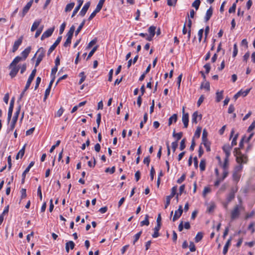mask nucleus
I'll return each instance as SVG.
<instances>
[{"mask_svg":"<svg viewBox=\"0 0 255 255\" xmlns=\"http://www.w3.org/2000/svg\"><path fill=\"white\" fill-rule=\"evenodd\" d=\"M22 60V58L20 56H16L10 64L9 68L11 69L9 75L11 78L14 77L19 70V67L16 66V64Z\"/></svg>","mask_w":255,"mask_h":255,"instance_id":"obj_1","label":"nucleus"},{"mask_svg":"<svg viewBox=\"0 0 255 255\" xmlns=\"http://www.w3.org/2000/svg\"><path fill=\"white\" fill-rule=\"evenodd\" d=\"M242 208L243 207L241 205H236L234 206L231 212V219L232 220H234L239 217Z\"/></svg>","mask_w":255,"mask_h":255,"instance_id":"obj_2","label":"nucleus"},{"mask_svg":"<svg viewBox=\"0 0 255 255\" xmlns=\"http://www.w3.org/2000/svg\"><path fill=\"white\" fill-rule=\"evenodd\" d=\"M20 110V107H19L18 108L17 111L14 113V116L13 117V118L12 119V121L10 124V127L7 129L8 132L12 131L14 129L15 125H16V123L17 122V119H18V116L19 115Z\"/></svg>","mask_w":255,"mask_h":255,"instance_id":"obj_3","label":"nucleus"},{"mask_svg":"<svg viewBox=\"0 0 255 255\" xmlns=\"http://www.w3.org/2000/svg\"><path fill=\"white\" fill-rule=\"evenodd\" d=\"M75 30V27L74 25L71 26L67 33V39L64 43V47H67L70 45L71 43V39L73 35L74 32Z\"/></svg>","mask_w":255,"mask_h":255,"instance_id":"obj_4","label":"nucleus"},{"mask_svg":"<svg viewBox=\"0 0 255 255\" xmlns=\"http://www.w3.org/2000/svg\"><path fill=\"white\" fill-rule=\"evenodd\" d=\"M106 0H100L96 9L94 10V11L91 14L90 16L88 18V20L89 21L91 20L96 15V14L99 12L101 9H102L103 4Z\"/></svg>","mask_w":255,"mask_h":255,"instance_id":"obj_5","label":"nucleus"},{"mask_svg":"<svg viewBox=\"0 0 255 255\" xmlns=\"http://www.w3.org/2000/svg\"><path fill=\"white\" fill-rule=\"evenodd\" d=\"M176 187L174 186L171 189V192L170 195L166 196V203L165 204V208H167L170 203L171 199L175 196L176 192Z\"/></svg>","mask_w":255,"mask_h":255,"instance_id":"obj_6","label":"nucleus"},{"mask_svg":"<svg viewBox=\"0 0 255 255\" xmlns=\"http://www.w3.org/2000/svg\"><path fill=\"white\" fill-rule=\"evenodd\" d=\"M37 52H39V54L38 56L37 60L35 62V67H37L41 61L42 60L44 55H45V50L42 47H40L37 51Z\"/></svg>","mask_w":255,"mask_h":255,"instance_id":"obj_7","label":"nucleus"},{"mask_svg":"<svg viewBox=\"0 0 255 255\" xmlns=\"http://www.w3.org/2000/svg\"><path fill=\"white\" fill-rule=\"evenodd\" d=\"M14 98L13 97L11 99V100H10V105H9L8 111L7 121L8 123L9 122V121L11 118V116H12V113L13 108V106H14Z\"/></svg>","mask_w":255,"mask_h":255,"instance_id":"obj_8","label":"nucleus"},{"mask_svg":"<svg viewBox=\"0 0 255 255\" xmlns=\"http://www.w3.org/2000/svg\"><path fill=\"white\" fill-rule=\"evenodd\" d=\"M62 36H59L57 38L55 42L53 43V44L51 46L47 52L48 55H49L51 53V52L55 49L56 46L59 44L62 39Z\"/></svg>","mask_w":255,"mask_h":255,"instance_id":"obj_9","label":"nucleus"},{"mask_svg":"<svg viewBox=\"0 0 255 255\" xmlns=\"http://www.w3.org/2000/svg\"><path fill=\"white\" fill-rule=\"evenodd\" d=\"M33 2V0H31L29 1L26 5L23 8L22 11L21 13H20L21 17H23L25 14L28 12L29 10L30 7L32 5Z\"/></svg>","mask_w":255,"mask_h":255,"instance_id":"obj_10","label":"nucleus"},{"mask_svg":"<svg viewBox=\"0 0 255 255\" xmlns=\"http://www.w3.org/2000/svg\"><path fill=\"white\" fill-rule=\"evenodd\" d=\"M184 107L182 109V112H183V115L182 118V121L184 124V127L185 128H187L188 125V122H189V115L188 114L186 113L185 114L184 113Z\"/></svg>","mask_w":255,"mask_h":255,"instance_id":"obj_11","label":"nucleus"},{"mask_svg":"<svg viewBox=\"0 0 255 255\" xmlns=\"http://www.w3.org/2000/svg\"><path fill=\"white\" fill-rule=\"evenodd\" d=\"M183 213V209L182 205L179 206V208L177 210L175 211L174 215L173 216L172 221L175 222L177 219L180 218Z\"/></svg>","mask_w":255,"mask_h":255,"instance_id":"obj_12","label":"nucleus"},{"mask_svg":"<svg viewBox=\"0 0 255 255\" xmlns=\"http://www.w3.org/2000/svg\"><path fill=\"white\" fill-rule=\"evenodd\" d=\"M202 119V115L199 114L197 111L195 112L192 116V122L197 124L198 121H200Z\"/></svg>","mask_w":255,"mask_h":255,"instance_id":"obj_13","label":"nucleus"},{"mask_svg":"<svg viewBox=\"0 0 255 255\" xmlns=\"http://www.w3.org/2000/svg\"><path fill=\"white\" fill-rule=\"evenodd\" d=\"M54 30V27L50 28L46 30L42 35L41 39L42 40L45 38L50 37Z\"/></svg>","mask_w":255,"mask_h":255,"instance_id":"obj_14","label":"nucleus"},{"mask_svg":"<svg viewBox=\"0 0 255 255\" xmlns=\"http://www.w3.org/2000/svg\"><path fill=\"white\" fill-rule=\"evenodd\" d=\"M23 37L21 36L14 43L12 46V51L15 52L18 48L19 46L21 45Z\"/></svg>","mask_w":255,"mask_h":255,"instance_id":"obj_15","label":"nucleus"},{"mask_svg":"<svg viewBox=\"0 0 255 255\" xmlns=\"http://www.w3.org/2000/svg\"><path fill=\"white\" fill-rule=\"evenodd\" d=\"M232 146H230L229 144H226L224 145L223 146V150L224 152L225 153L226 156L227 158H229L230 153H231V150L232 149Z\"/></svg>","mask_w":255,"mask_h":255,"instance_id":"obj_16","label":"nucleus"},{"mask_svg":"<svg viewBox=\"0 0 255 255\" xmlns=\"http://www.w3.org/2000/svg\"><path fill=\"white\" fill-rule=\"evenodd\" d=\"M236 161L240 164H242V163H247L248 161V158L244 155H241L240 156L237 157Z\"/></svg>","mask_w":255,"mask_h":255,"instance_id":"obj_17","label":"nucleus"},{"mask_svg":"<svg viewBox=\"0 0 255 255\" xmlns=\"http://www.w3.org/2000/svg\"><path fill=\"white\" fill-rule=\"evenodd\" d=\"M90 5V2H86L83 7H82L81 10L80 12V15H81L82 16H84L85 14L86 13L88 9H89Z\"/></svg>","mask_w":255,"mask_h":255,"instance_id":"obj_18","label":"nucleus"},{"mask_svg":"<svg viewBox=\"0 0 255 255\" xmlns=\"http://www.w3.org/2000/svg\"><path fill=\"white\" fill-rule=\"evenodd\" d=\"M213 10L211 6L207 10L204 17V19L206 22H207L210 19L213 14Z\"/></svg>","mask_w":255,"mask_h":255,"instance_id":"obj_19","label":"nucleus"},{"mask_svg":"<svg viewBox=\"0 0 255 255\" xmlns=\"http://www.w3.org/2000/svg\"><path fill=\"white\" fill-rule=\"evenodd\" d=\"M31 82H32L31 81L27 80L25 87L23 91H22V92L20 95V97L19 98V100H20L22 99V98L23 97L25 91L29 88Z\"/></svg>","mask_w":255,"mask_h":255,"instance_id":"obj_20","label":"nucleus"},{"mask_svg":"<svg viewBox=\"0 0 255 255\" xmlns=\"http://www.w3.org/2000/svg\"><path fill=\"white\" fill-rule=\"evenodd\" d=\"M231 241H232V238L230 237L227 241V242H226L224 247V249H223V254L225 255L227 252H228V248L229 247V246H230L231 245Z\"/></svg>","mask_w":255,"mask_h":255,"instance_id":"obj_21","label":"nucleus"},{"mask_svg":"<svg viewBox=\"0 0 255 255\" xmlns=\"http://www.w3.org/2000/svg\"><path fill=\"white\" fill-rule=\"evenodd\" d=\"M75 244L73 241H69L66 243L65 249L67 253H69V249L73 250L74 248Z\"/></svg>","mask_w":255,"mask_h":255,"instance_id":"obj_22","label":"nucleus"},{"mask_svg":"<svg viewBox=\"0 0 255 255\" xmlns=\"http://www.w3.org/2000/svg\"><path fill=\"white\" fill-rule=\"evenodd\" d=\"M31 47L28 46L21 52V55L23 58V60H25L31 51Z\"/></svg>","mask_w":255,"mask_h":255,"instance_id":"obj_23","label":"nucleus"},{"mask_svg":"<svg viewBox=\"0 0 255 255\" xmlns=\"http://www.w3.org/2000/svg\"><path fill=\"white\" fill-rule=\"evenodd\" d=\"M161 226L160 225H156V226L154 228V233L152 234V237L154 238H157L159 236V231L160 229Z\"/></svg>","mask_w":255,"mask_h":255,"instance_id":"obj_24","label":"nucleus"},{"mask_svg":"<svg viewBox=\"0 0 255 255\" xmlns=\"http://www.w3.org/2000/svg\"><path fill=\"white\" fill-rule=\"evenodd\" d=\"M26 146V144H25L23 147L19 151V152L17 153V155H16L15 158L16 160H18L19 158H22L25 152V148Z\"/></svg>","mask_w":255,"mask_h":255,"instance_id":"obj_25","label":"nucleus"},{"mask_svg":"<svg viewBox=\"0 0 255 255\" xmlns=\"http://www.w3.org/2000/svg\"><path fill=\"white\" fill-rule=\"evenodd\" d=\"M41 22V20L40 19V20H36L35 21L31 27V31H35L37 28L39 26V24H40Z\"/></svg>","mask_w":255,"mask_h":255,"instance_id":"obj_26","label":"nucleus"},{"mask_svg":"<svg viewBox=\"0 0 255 255\" xmlns=\"http://www.w3.org/2000/svg\"><path fill=\"white\" fill-rule=\"evenodd\" d=\"M177 120V114H173L168 120V126H170L173 122L176 123Z\"/></svg>","mask_w":255,"mask_h":255,"instance_id":"obj_27","label":"nucleus"},{"mask_svg":"<svg viewBox=\"0 0 255 255\" xmlns=\"http://www.w3.org/2000/svg\"><path fill=\"white\" fill-rule=\"evenodd\" d=\"M241 173L233 172V180L236 181L237 183L239 182L241 177Z\"/></svg>","mask_w":255,"mask_h":255,"instance_id":"obj_28","label":"nucleus"},{"mask_svg":"<svg viewBox=\"0 0 255 255\" xmlns=\"http://www.w3.org/2000/svg\"><path fill=\"white\" fill-rule=\"evenodd\" d=\"M148 218H149L148 215H145L144 220L140 222V226H144V225H145V226H148L149 225V220H148Z\"/></svg>","mask_w":255,"mask_h":255,"instance_id":"obj_29","label":"nucleus"},{"mask_svg":"<svg viewBox=\"0 0 255 255\" xmlns=\"http://www.w3.org/2000/svg\"><path fill=\"white\" fill-rule=\"evenodd\" d=\"M75 5L74 2H71L66 5V7L65 8V12H68L71 11L74 7Z\"/></svg>","mask_w":255,"mask_h":255,"instance_id":"obj_30","label":"nucleus"},{"mask_svg":"<svg viewBox=\"0 0 255 255\" xmlns=\"http://www.w3.org/2000/svg\"><path fill=\"white\" fill-rule=\"evenodd\" d=\"M223 91L217 92L216 93V101L217 102H219L221 101V100L223 98Z\"/></svg>","mask_w":255,"mask_h":255,"instance_id":"obj_31","label":"nucleus"},{"mask_svg":"<svg viewBox=\"0 0 255 255\" xmlns=\"http://www.w3.org/2000/svg\"><path fill=\"white\" fill-rule=\"evenodd\" d=\"M183 135V133L182 132H179L178 133H175V130H174L173 132V136L174 137L176 138L177 141L180 140Z\"/></svg>","mask_w":255,"mask_h":255,"instance_id":"obj_32","label":"nucleus"},{"mask_svg":"<svg viewBox=\"0 0 255 255\" xmlns=\"http://www.w3.org/2000/svg\"><path fill=\"white\" fill-rule=\"evenodd\" d=\"M86 20L84 19L83 21L81 23L77 30L75 31V35H77L80 32L82 28L83 27L85 23Z\"/></svg>","mask_w":255,"mask_h":255,"instance_id":"obj_33","label":"nucleus"},{"mask_svg":"<svg viewBox=\"0 0 255 255\" xmlns=\"http://www.w3.org/2000/svg\"><path fill=\"white\" fill-rule=\"evenodd\" d=\"M203 233L201 232H198L196 237H195V241L196 243H198L200 242L203 238Z\"/></svg>","mask_w":255,"mask_h":255,"instance_id":"obj_34","label":"nucleus"},{"mask_svg":"<svg viewBox=\"0 0 255 255\" xmlns=\"http://www.w3.org/2000/svg\"><path fill=\"white\" fill-rule=\"evenodd\" d=\"M201 89H205L207 91L210 90V83L208 82H203L201 85Z\"/></svg>","mask_w":255,"mask_h":255,"instance_id":"obj_35","label":"nucleus"},{"mask_svg":"<svg viewBox=\"0 0 255 255\" xmlns=\"http://www.w3.org/2000/svg\"><path fill=\"white\" fill-rule=\"evenodd\" d=\"M229 166V158L225 157L223 164L222 165V167L223 169L228 170Z\"/></svg>","mask_w":255,"mask_h":255,"instance_id":"obj_36","label":"nucleus"},{"mask_svg":"<svg viewBox=\"0 0 255 255\" xmlns=\"http://www.w3.org/2000/svg\"><path fill=\"white\" fill-rule=\"evenodd\" d=\"M207 135H208V132L206 131V130L205 129H204L203 131L202 137L203 143L205 142H208Z\"/></svg>","mask_w":255,"mask_h":255,"instance_id":"obj_37","label":"nucleus"},{"mask_svg":"<svg viewBox=\"0 0 255 255\" xmlns=\"http://www.w3.org/2000/svg\"><path fill=\"white\" fill-rule=\"evenodd\" d=\"M199 167L201 171H203L205 170L206 167V161L205 159H202L200 162Z\"/></svg>","mask_w":255,"mask_h":255,"instance_id":"obj_38","label":"nucleus"},{"mask_svg":"<svg viewBox=\"0 0 255 255\" xmlns=\"http://www.w3.org/2000/svg\"><path fill=\"white\" fill-rule=\"evenodd\" d=\"M200 0H195L192 4V6L196 9V10H198L200 4Z\"/></svg>","mask_w":255,"mask_h":255,"instance_id":"obj_39","label":"nucleus"},{"mask_svg":"<svg viewBox=\"0 0 255 255\" xmlns=\"http://www.w3.org/2000/svg\"><path fill=\"white\" fill-rule=\"evenodd\" d=\"M156 27L154 26H151L148 28V32L151 36H154Z\"/></svg>","mask_w":255,"mask_h":255,"instance_id":"obj_40","label":"nucleus"},{"mask_svg":"<svg viewBox=\"0 0 255 255\" xmlns=\"http://www.w3.org/2000/svg\"><path fill=\"white\" fill-rule=\"evenodd\" d=\"M79 76L81 77L79 82V84H81L85 80L86 76H85V73L84 72H81L79 74Z\"/></svg>","mask_w":255,"mask_h":255,"instance_id":"obj_41","label":"nucleus"},{"mask_svg":"<svg viewBox=\"0 0 255 255\" xmlns=\"http://www.w3.org/2000/svg\"><path fill=\"white\" fill-rule=\"evenodd\" d=\"M141 233H142V232L140 231L134 236V237H133L134 240L133 241V245H134L135 244V243L138 240L139 238H140V237L141 235Z\"/></svg>","mask_w":255,"mask_h":255,"instance_id":"obj_42","label":"nucleus"},{"mask_svg":"<svg viewBox=\"0 0 255 255\" xmlns=\"http://www.w3.org/2000/svg\"><path fill=\"white\" fill-rule=\"evenodd\" d=\"M239 0H236V2L233 4L232 6L229 8V12L231 13L235 12L236 8V3L238 2Z\"/></svg>","mask_w":255,"mask_h":255,"instance_id":"obj_43","label":"nucleus"},{"mask_svg":"<svg viewBox=\"0 0 255 255\" xmlns=\"http://www.w3.org/2000/svg\"><path fill=\"white\" fill-rule=\"evenodd\" d=\"M243 168V166L242 164L236 166L234 170V172L241 173Z\"/></svg>","mask_w":255,"mask_h":255,"instance_id":"obj_44","label":"nucleus"},{"mask_svg":"<svg viewBox=\"0 0 255 255\" xmlns=\"http://www.w3.org/2000/svg\"><path fill=\"white\" fill-rule=\"evenodd\" d=\"M36 72V67L32 71L31 73L30 74V76L28 77V80H30L31 81H33Z\"/></svg>","mask_w":255,"mask_h":255,"instance_id":"obj_45","label":"nucleus"},{"mask_svg":"<svg viewBox=\"0 0 255 255\" xmlns=\"http://www.w3.org/2000/svg\"><path fill=\"white\" fill-rule=\"evenodd\" d=\"M98 46H95L93 49L92 50L89 52L88 55V57L87 58V59H89V58H90L94 54V53H95V52L97 50V48H98Z\"/></svg>","mask_w":255,"mask_h":255,"instance_id":"obj_46","label":"nucleus"},{"mask_svg":"<svg viewBox=\"0 0 255 255\" xmlns=\"http://www.w3.org/2000/svg\"><path fill=\"white\" fill-rule=\"evenodd\" d=\"M201 127H198L195 132L194 133V137L196 138H199L200 136V133L201 132Z\"/></svg>","mask_w":255,"mask_h":255,"instance_id":"obj_47","label":"nucleus"},{"mask_svg":"<svg viewBox=\"0 0 255 255\" xmlns=\"http://www.w3.org/2000/svg\"><path fill=\"white\" fill-rule=\"evenodd\" d=\"M147 114L145 113L143 116V120L140 123V128H142L143 126V124L147 122Z\"/></svg>","mask_w":255,"mask_h":255,"instance_id":"obj_48","label":"nucleus"},{"mask_svg":"<svg viewBox=\"0 0 255 255\" xmlns=\"http://www.w3.org/2000/svg\"><path fill=\"white\" fill-rule=\"evenodd\" d=\"M58 70V68L54 67L51 70V77L55 79V74Z\"/></svg>","mask_w":255,"mask_h":255,"instance_id":"obj_49","label":"nucleus"},{"mask_svg":"<svg viewBox=\"0 0 255 255\" xmlns=\"http://www.w3.org/2000/svg\"><path fill=\"white\" fill-rule=\"evenodd\" d=\"M185 138H183L181 140V142H180V150H183L186 147V145H185Z\"/></svg>","mask_w":255,"mask_h":255,"instance_id":"obj_50","label":"nucleus"},{"mask_svg":"<svg viewBox=\"0 0 255 255\" xmlns=\"http://www.w3.org/2000/svg\"><path fill=\"white\" fill-rule=\"evenodd\" d=\"M235 195L229 193V194L228 195L227 197V201H228V203H230L235 198Z\"/></svg>","mask_w":255,"mask_h":255,"instance_id":"obj_51","label":"nucleus"},{"mask_svg":"<svg viewBox=\"0 0 255 255\" xmlns=\"http://www.w3.org/2000/svg\"><path fill=\"white\" fill-rule=\"evenodd\" d=\"M177 0H167V3L169 6H175Z\"/></svg>","mask_w":255,"mask_h":255,"instance_id":"obj_52","label":"nucleus"},{"mask_svg":"<svg viewBox=\"0 0 255 255\" xmlns=\"http://www.w3.org/2000/svg\"><path fill=\"white\" fill-rule=\"evenodd\" d=\"M233 48H234V50H233V57H235L237 56V55L238 54V52L237 43H235L234 44Z\"/></svg>","mask_w":255,"mask_h":255,"instance_id":"obj_53","label":"nucleus"},{"mask_svg":"<svg viewBox=\"0 0 255 255\" xmlns=\"http://www.w3.org/2000/svg\"><path fill=\"white\" fill-rule=\"evenodd\" d=\"M203 32H204V29L203 28L202 29H200L198 31V39H199V42H201V41L202 40Z\"/></svg>","mask_w":255,"mask_h":255,"instance_id":"obj_54","label":"nucleus"},{"mask_svg":"<svg viewBox=\"0 0 255 255\" xmlns=\"http://www.w3.org/2000/svg\"><path fill=\"white\" fill-rule=\"evenodd\" d=\"M97 42V39L95 38V39H93L92 40H91L88 44L87 47V49H90V48H91L94 44H95Z\"/></svg>","mask_w":255,"mask_h":255,"instance_id":"obj_55","label":"nucleus"},{"mask_svg":"<svg viewBox=\"0 0 255 255\" xmlns=\"http://www.w3.org/2000/svg\"><path fill=\"white\" fill-rule=\"evenodd\" d=\"M209 30H210L209 26H207L206 27V28H205V38H204V42H206V41L207 35H208V34L209 33Z\"/></svg>","mask_w":255,"mask_h":255,"instance_id":"obj_56","label":"nucleus"},{"mask_svg":"<svg viewBox=\"0 0 255 255\" xmlns=\"http://www.w3.org/2000/svg\"><path fill=\"white\" fill-rule=\"evenodd\" d=\"M251 89H246L245 91L240 90L239 92H241V96H243V97H246L250 92Z\"/></svg>","mask_w":255,"mask_h":255,"instance_id":"obj_57","label":"nucleus"},{"mask_svg":"<svg viewBox=\"0 0 255 255\" xmlns=\"http://www.w3.org/2000/svg\"><path fill=\"white\" fill-rule=\"evenodd\" d=\"M178 144L177 140L172 142L171 146H172V149L173 152H175V151L176 150V149L178 146Z\"/></svg>","mask_w":255,"mask_h":255,"instance_id":"obj_58","label":"nucleus"},{"mask_svg":"<svg viewBox=\"0 0 255 255\" xmlns=\"http://www.w3.org/2000/svg\"><path fill=\"white\" fill-rule=\"evenodd\" d=\"M61 141L60 140H57L56 141V143L55 145H53V146H52V147H51L50 149V152H52L53 151V150H54V149L56 148V147L59 146V145L60 144Z\"/></svg>","mask_w":255,"mask_h":255,"instance_id":"obj_59","label":"nucleus"},{"mask_svg":"<svg viewBox=\"0 0 255 255\" xmlns=\"http://www.w3.org/2000/svg\"><path fill=\"white\" fill-rule=\"evenodd\" d=\"M106 172H110L111 174H113L115 172V166L112 167V168L108 167L105 170Z\"/></svg>","mask_w":255,"mask_h":255,"instance_id":"obj_60","label":"nucleus"},{"mask_svg":"<svg viewBox=\"0 0 255 255\" xmlns=\"http://www.w3.org/2000/svg\"><path fill=\"white\" fill-rule=\"evenodd\" d=\"M189 249H190V251L192 252H195L196 251V248H195V245L193 242H191L190 243Z\"/></svg>","mask_w":255,"mask_h":255,"instance_id":"obj_61","label":"nucleus"},{"mask_svg":"<svg viewBox=\"0 0 255 255\" xmlns=\"http://www.w3.org/2000/svg\"><path fill=\"white\" fill-rule=\"evenodd\" d=\"M211 189L208 187H205L204 189L203 192V196L205 197L206 194L209 192H210Z\"/></svg>","mask_w":255,"mask_h":255,"instance_id":"obj_62","label":"nucleus"},{"mask_svg":"<svg viewBox=\"0 0 255 255\" xmlns=\"http://www.w3.org/2000/svg\"><path fill=\"white\" fill-rule=\"evenodd\" d=\"M21 198L23 199L26 197V190L25 189L22 188L21 191Z\"/></svg>","mask_w":255,"mask_h":255,"instance_id":"obj_63","label":"nucleus"},{"mask_svg":"<svg viewBox=\"0 0 255 255\" xmlns=\"http://www.w3.org/2000/svg\"><path fill=\"white\" fill-rule=\"evenodd\" d=\"M64 112V110L62 108H60L58 111L57 112V113L55 115V116H57L58 117H60L62 116Z\"/></svg>","mask_w":255,"mask_h":255,"instance_id":"obj_64","label":"nucleus"}]
</instances>
